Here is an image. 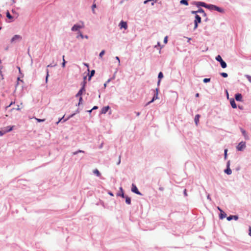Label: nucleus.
<instances>
[{
	"label": "nucleus",
	"mask_w": 251,
	"mask_h": 251,
	"mask_svg": "<svg viewBox=\"0 0 251 251\" xmlns=\"http://www.w3.org/2000/svg\"><path fill=\"white\" fill-rule=\"evenodd\" d=\"M84 26V23L81 22L80 24H75L72 27V30L73 31H76L78 30L80 28H83Z\"/></svg>",
	"instance_id": "nucleus-1"
},
{
	"label": "nucleus",
	"mask_w": 251,
	"mask_h": 251,
	"mask_svg": "<svg viewBox=\"0 0 251 251\" xmlns=\"http://www.w3.org/2000/svg\"><path fill=\"white\" fill-rule=\"evenodd\" d=\"M216 60L220 63L221 67L223 68H226V63L222 59L220 55L216 56Z\"/></svg>",
	"instance_id": "nucleus-2"
},
{
	"label": "nucleus",
	"mask_w": 251,
	"mask_h": 251,
	"mask_svg": "<svg viewBox=\"0 0 251 251\" xmlns=\"http://www.w3.org/2000/svg\"><path fill=\"white\" fill-rule=\"evenodd\" d=\"M86 78V76H84V81H83V86H82V87L81 88V89L78 91V92L77 93V94L76 95V97H81V95H82V93L84 91H85V79Z\"/></svg>",
	"instance_id": "nucleus-3"
},
{
	"label": "nucleus",
	"mask_w": 251,
	"mask_h": 251,
	"mask_svg": "<svg viewBox=\"0 0 251 251\" xmlns=\"http://www.w3.org/2000/svg\"><path fill=\"white\" fill-rule=\"evenodd\" d=\"M246 148V143L245 142H241L239 143L236 148L239 151H243Z\"/></svg>",
	"instance_id": "nucleus-4"
},
{
	"label": "nucleus",
	"mask_w": 251,
	"mask_h": 251,
	"mask_svg": "<svg viewBox=\"0 0 251 251\" xmlns=\"http://www.w3.org/2000/svg\"><path fill=\"white\" fill-rule=\"evenodd\" d=\"M208 9H211V10H215L220 12H223V11L221 8H220L217 6L212 5V4L208 5Z\"/></svg>",
	"instance_id": "nucleus-5"
},
{
	"label": "nucleus",
	"mask_w": 251,
	"mask_h": 251,
	"mask_svg": "<svg viewBox=\"0 0 251 251\" xmlns=\"http://www.w3.org/2000/svg\"><path fill=\"white\" fill-rule=\"evenodd\" d=\"M201 22V17L199 15H197L195 17L194 29H196L198 27V23H200Z\"/></svg>",
	"instance_id": "nucleus-6"
},
{
	"label": "nucleus",
	"mask_w": 251,
	"mask_h": 251,
	"mask_svg": "<svg viewBox=\"0 0 251 251\" xmlns=\"http://www.w3.org/2000/svg\"><path fill=\"white\" fill-rule=\"evenodd\" d=\"M22 39V37L19 35H14L12 39H11V43H13L16 41H19Z\"/></svg>",
	"instance_id": "nucleus-7"
},
{
	"label": "nucleus",
	"mask_w": 251,
	"mask_h": 251,
	"mask_svg": "<svg viewBox=\"0 0 251 251\" xmlns=\"http://www.w3.org/2000/svg\"><path fill=\"white\" fill-rule=\"evenodd\" d=\"M155 90H156L155 94H154L152 99L150 101L148 102L147 105H148V104H150L154 100H156L158 99V91H159V90H158V88H156Z\"/></svg>",
	"instance_id": "nucleus-8"
},
{
	"label": "nucleus",
	"mask_w": 251,
	"mask_h": 251,
	"mask_svg": "<svg viewBox=\"0 0 251 251\" xmlns=\"http://www.w3.org/2000/svg\"><path fill=\"white\" fill-rule=\"evenodd\" d=\"M131 191L138 195H142V194L138 191V188L136 185L133 184L132 185Z\"/></svg>",
	"instance_id": "nucleus-9"
},
{
	"label": "nucleus",
	"mask_w": 251,
	"mask_h": 251,
	"mask_svg": "<svg viewBox=\"0 0 251 251\" xmlns=\"http://www.w3.org/2000/svg\"><path fill=\"white\" fill-rule=\"evenodd\" d=\"M119 26L121 29L122 28H125V29H126L127 28V23L126 22L121 21L120 23L119 24Z\"/></svg>",
	"instance_id": "nucleus-10"
},
{
	"label": "nucleus",
	"mask_w": 251,
	"mask_h": 251,
	"mask_svg": "<svg viewBox=\"0 0 251 251\" xmlns=\"http://www.w3.org/2000/svg\"><path fill=\"white\" fill-rule=\"evenodd\" d=\"M235 98L237 101H242V96L241 94L238 93L236 94L235 96Z\"/></svg>",
	"instance_id": "nucleus-11"
},
{
	"label": "nucleus",
	"mask_w": 251,
	"mask_h": 251,
	"mask_svg": "<svg viewBox=\"0 0 251 251\" xmlns=\"http://www.w3.org/2000/svg\"><path fill=\"white\" fill-rule=\"evenodd\" d=\"M13 127L14 126H8L5 127L4 130V133H7L8 132L11 131V130H12Z\"/></svg>",
	"instance_id": "nucleus-12"
},
{
	"label": "nucleus",
	"mask_w": 251,
	"mask_h": 251,
	"mask_svg": "<svg viewBox=\"0 0 251 251\" xmlns=\"http://www.w3.org/2000/svg\"><path fill=\"white\" fill-rule=\"evenodd\" d=\"M3 68V66L1 65V60H0V80L3 79V75L2 74V70Z\"/></svg>",
	"instance_id": "nucleus-13"
},
{
	"label": "nucleus",
	"mask_w": 251,
	"mask_h": 251,
	"mask_svg": "<svg viewBox=\"0 0 251 251\" xmlns=\"http://www.w3.org/2000/svg\"><path fill=\"white\" fill-rule=\"evenodd\" d=\"M197 6H201L207 8H208V4H206L205 3L203 2H198L197 3Z\"/></svg>",
	"instance_id": "nucleus-14"
},
{
	"label": "nucleus",
	"mask_w": 251,
	"mask_h": 251,
	"mask_svg": "<svg viewBox=\"0 0 251 251\" xmlns=\"http://www.w3.org/2000/svg\"><path fill=\"white\" fill-rule=\"evenodd\" d=\"M200 118V115L199 114L196 115L195 117L194 121H195V123L196 126L198 125Z\"/></svg>",
	"instance_id": "nucleus-15"
},
{
	"label": "nucleus",
	"mask_w": 251,
	"mask_h": 251,
	"mask_svg": "<svg viewBox=\"0 0 251 251\" xmlns=\"http://www.w3.org/2000/svg\"><path fill=\"white\" fill-rule=\"evenodd\" d=\"M230 104L233 108H237V105H236V104L234 99H231L230 100Z\"/></svg>",
	"instance_id": "nucleus-16"
},
{
	"label": "nucleus",
	"mask_w": 251,
	"mask_h": 251,
	"mask_svg": "<svg viewBox=\"0 0 251 251\" xmlns=\"http://www.w3.org/2000/svg\"><path fill=\"white\" fill-rule=\"evenodd\" d=\"M110 107L109 106H105L103 107L101 109V113L105 114L107 111L109 109Z\"/></svg>",
	"instance_id": "nucleus-17"
},
{
	"label": "nucleus",
	"mask_w": 251,
	"mask_h": 251,
	"mask_svg": "<svg viewBox=\"0 0 251 251\" xmlns=\"http://www.w3.org/2000/svg\"><path fill=\"white\" fill-rule=\"evenodd\" d=\"M120 190L121 192L119 193L118 194H117V196H121L123 198H125V195H124V194L123 188L122 187H120Z\"/></svg>",
	"instance_id": "nucleus-18"
},
{
	"label": "nucleus",
	"mask_w": 251,
	"mask_h": 251,
	"mask_svg": "<svg viewBox=\"0 0 251 251\" xmlns=\"http://www.w3.org/2000/svg\"><path fill=\"white\" fill-rule=\"evenodd\" d=\"M125 198H126V202L128 204H130L131 203L130 198L127 196L125 197Z\"/></svg>",
	"instance_id": "nucleus-19"
},
{
	"label": "nucleus",
	"mask_w": 251,
	"mask_h": 251,
	"mask_svg": "<svg viewBox=\"0 0 251 251\" xmlns=\"http://www.w3.org/2000/svg\"><path fill=\"white\" fill-rule=\"evenodd\" d=\"M225 172L227 175H230L232 173L231 170L229 167H227V169L225 170Z\"/></svg>",
	"instance_id": "nucleus-20"
},
{
	"label": "nucleus",
	"mask_w": 251,
	"mask_h": 251,
	"mask_svg": "<svg viewBox=\"0 0 251 251\" xmlns=\"http://www.w3.org/2000/svg\"><path fill=\"white\" fill-rule=\"evenodd\" d=\"M226 214L223 211V212H221L220 214V218L221 219H224V218H225L226 217Z\"/></svg>",
	"instance_id": "nucleus-21"
},
{
	"label": "nucleus",
	"mask_w": 251,
	"mask_h": 251,
	"mask_svg": "<svg viewBox=\"0 0 251 251\" xmlns=\"http://www.w3.org/2000/svg\"><path fill=\"white\" fill-rule=\"evenodd\" d=\"M158 78H159V80H158V83H159L160 82V79L163 78V75L162 74V72H160L158 74Z\"/></svg>",
	"instance_id": "nucleus-22"
},
{
	"label": "nucleus",
	"mask_w": 251,
	"mask_h": 251,
	"mask_svg": "<svg viewBox=\"0 0 251 251\" xmlns=\"http://www.w3.org/2000/svg\"><path fill=\"white\" fill-rule=\"evenodd\" d=\"M93 173L95 174H96L98 176H100V173L98 169L94 170Z\"/></svg>",
	"instance_id": "nucleus-23"
},
{
	"label": "nucleus",
	"mask_w": 251,
	"mask_h": 251,
	"mask_svg": "<svg viewBox=\"0 0 251 251\" xmlns=\"http://www.w3.org/2000/svg\"><path fill=\"white\" fill-rule=\"evenodd\" d=\"M180 3V4H184L185 5H188V3L186 0H181Z\"/></svg>",
	"instance_id": "nucleus-24"
},
{
	"label": "nucleus",
	"mask_w": 251,
	"mask_h": 251,
	"mask_svg": "<svg viewBox=\"0 0 251 251\" xmlns=\"http://www.w3.org/2000/svg\"><path fill=\"white\" fill-rule=\"evenodd\" d=\"M198 13H202L203 14L204 16H206V14L205 13L204 10L201 9V8H200L199 9L198 11H197Z\"/></svg>",
	"instance_id": "nucleus-25"
},
{
	"label": "nucleus",
	"mask_w": 251,
	"mask_h": 251,
	"mask_svg": "<svg viewBox=\"0 0 251 251\" xmlns=\"http://www.w3.org/2000/svg\"><path fill=\"white\" fill-rule=\"evenodd\" d=\"M104 53H105V50H101V51L99 54L100 58H102V56L104 54Z\"/></svg>",
	"instance_id": "nucleus-26"
},
{
	"label": "nucleus",
	"mask_w": 251,
	"mask_h": 251,
	"mask_svg": "<svg viewBox=\"0 0 251 251\" xmlns=\"http://www.w3.org/2000/svg\"><path fill=\"white\" fill-rule=\"evenodd\" d=\"M95 73V70H93L91 71L90 75L89 77V80L91 79V77L93 76L94 75Z\"/></svg>",
	"instance_id": "nucleus-27"
},
{
	"label": "nucleus",
	"mask_w": 251,
	"mask_h": 251,
	"mask_svg": "<svg viewBox=\"0 0 251 251\" xmlns=\"http://www.w3.org/2000/svg\"><path fill=\"white\" fill-rule=\"evenodd\" d=\"M241 131L243 135L246 138V136H247L246 131L244 129H243V128H241Z\"/></svg>",
	"instance_id": "nucleus-28"
},
{
	"label": "nucleus",
	"mask_w": 251,
	"mask_h": 251,
	"mask_svg": "<svg viewBox=\"0 0 251 251\" xmlns=\"http://www.w3.org/2000/svg\"><path fill=\"white\" fill-rule=\"evenodd\" d=\"M6 17L8 18V19H12V16L10 15V13L9 11H7L6 12Z\"/></svg>",
	"instance_id": "nucleus-29"
},
{
	"label": "nucleus",
	"mask_w": 251,
	"mask_h": 251,
	"mask_svg": "<svg viewBox=\"0 0 251 251\" xmlns=\"http://www.w3.org/2000/svg\"><path fill=\"white\" fill-rule=\"evenodd\" d=\"M79 36L81 39H83L84 37L86 39H88V36L86 35L85 36H83L81 32H79Z\"/></svg>",
	"instance_id": "nucleus-30"
},
{
	"label": "nucleus",
	"mask_w": 251,
	"mask_h": 251,
	"mask_svg": "<svg viewBox=\"0 0 251 251\" xmlns=\"http://www.w3.org/2000/svg\"><path fill=\"white\" fill-rule=\"evenodd\" d=\"M220 75L224 77H226L228 76L227 74L226 73H221Z\"/></svg>",
	"instance_id": "nucleus-31"
},
{
	"label": "nucleus",
	"mask_w": 251,
	"mask_h": 251,
	"mask_svg": "<svg viewBox=\"0 0 251 251\" xmlns=\"http://www.w3.org/2000/svg\"><path fill=\"white\" fill-rule=\"evenodd\" d=\"M210 81V78H204L203 80V81L204 82V83H207V82H208Z\"/></svg>",
	"instance_id": "nucleus-32"
},
{
	"label": "nucleus",
	"mask_w": 251,
	"mask_h": 251,
	"mask_svg": "<svg viewBox=\"0 0 251 251\" xmlns=\"http://www.w3.org/2000/svg\"><path fill=\"white\" fill-rule=\"evenodd\" d=\"M49 76V70H47V75H46V83L48 82V79Z\"/></svg>",
	"instance_id": "nucleus-33"
},
{
	"label": "nucleus",
	"mask_w": 251,
	"mask_h": 251,
	"mask_svg": "<svg viewBox=\"0 0 251 251\" xmlns=\"http://www.w3.org/2000/svg\"><path fill=\"white\" fill-rule=\"evenodd\" d=\"M36 120L38 122H44L45 121V119H38V118H35Z\"/></svg>",
	"instance_id": "nucleus-34"
},
{
	"label": "nucleus",
	"mask_w": 251,
	"mask_h": 251,
	"mask_svg": "<svg viewBox=\"0 0 251 251\" xmlns=\"http://www.w3.org/2000/svg\"><path fill=\"white\" fill-rule=\"evenodd\" d=\"M232 219H233V216L232 215H230V216H229L227 217V220L228 221H230Z\"/></svg>",
	"instance_id": "nucleus-35"
},
{
	"label": "nucleus",
	"mask_w": 251,
	"mask_h": 251,
	"mask_svg": "<svg viewBox=\"0 0 251 251\" xmlns=\"http://www.w3.org/2000/svg\"><path fill=\"white\" fill-rule=\"evenodd\" d=\"M168 42V37L167 36H166L165 38H164V42L165 44H166Z\"/></svg>",
	"instance_id": "nucleus-36"
},
{
	"label": "nucleus",
	"mask_w": 251,
	"mask_h": 251,
	"mask_svg": "<svg viewBox=\"0 0 251 251\" xmlns=\"http://www.w3.org/2000/svg\"><path fill=\"white\" fill-rule=\"evenodd\" d=\"M247 77L248 79V80L251 82V76H250V75H247Z\"/></svg>",
	"instance_id": "nucleus-37"
},
{
	"label": "nucleus",
	"mask_w": 251,
	"mask_h": 251,
	"mask_svg": "<svg viewBox=\"0 0 251 251\" xmlns=\"http://www.w3.org/2000/svg\"><path fill=\"white\" fill-rule=\"evenodd\" d=\"M233 219H234L235 220H237L238 219V217L236 215L233 216Z\"/></svg>",
	"instance_id": "nucleus-38"
},
{
	"label": "nucleus",
	"mask_w": 251,
	"mask_h": 251,
	"mask_svg": "<svg viewBox=\"0 0 251 251\" xmlns=\"http://www.w3.org/2000/svg\"><path fill=\"white\" fill-rule=\"evenodd\" d=\"M227 149H226L225 150V158H226V155H227Z\"/></svg>",
	"instance_id": "nucleus-39"
},
{
	"label": "nucleus",
	"mask_w": 251,
	"mask_h": 251,
	"mask_svg": "<svg viewBox=\"0 0 251 251\" xmlns=\"http://www.w3.org/2000/svg\"><path fill=\"white\" fill-rule=\"evenodd\" d=\"M82 100V98L81 97H79L78 104H80V103L81 102Z\"/></svg>",
	"instance_id": "nucleus-40"
},
{
	"label": "nucleus",
	"mask_w": 251,
	"mask_h": 251,
	"mask_svg": "<svg viewBox=\"0 0 251 251\" xmlns=\"http://www.w3.org/2000/svg\"><path fill=\"white\" fill-rule=\"evenodd\" d=\"M5 133H4V130L2 131H0V135L2 136Z\"/></svg>",
	"instance_id": "nucleus-41"
},
{
	"label": "nucleus",
	"mask_w": 251,
	"mask_h": 251,
	"mask_svg": "<svg viewBox=\"0 0 251 251\" xmlns=\"http://www.w3.org/2000/svg\"><path fill=\"white\" fill-rule=\"evenodd\" d=\"M96 7V4H94L93 5H92V10L94 12V8H95Z\"/></svg>",
	"instance_id": "nucleus-42"
},
{
	"label": "nucleus",
	"mask_w": 251,
	"mask_h": 251,
	"mask_svg": "<svg viewBox=\"0 0 251 251\" xmlns=\"http://www.w3.org/2000/svg\"><path fill=\"white\" fill-rule=\"evenodd\" d=\"M249 235L251 236V227L250 226L249 227Z\"/></svg>",
	"instance_id": "nucleus-43"
},
{
	"label": "nucleus",
	"mask_w": 251,
	"mask_h": 251,
	"mask_svg": "<svg viewBox=\"0 0 251 251\" xmlns=\"http://www.w3.org/2000/svg\"><path fill=\"white\" fill-rule=\"evenodd\" d=\"M116 60H117L118 61V62H119V64H120V58L118 56H116Z\"/></svg>",
	"instance_id": "nucleus-44"
},
{
	"label": "nucleus",
	"mask_w": 251,
	"mask_h": 251,
	"mask_svg": "<svg viewBox=\"0 0 251 251\" xmlns=\"http://www.w3.org/2000/svg\"><path fill=\"white\" fill-rule=\"evenodd\" d=\"M184 194L185 196H187V193L186 189L184 190Z\"/></svg>",
	"instance_id": "nucleus-45"
},
{
	"label": "nucleus",
	"mask_w": 251,
	"mask_h": 251,
	"mask_svg": "<svg viewBox=\"0 0 251 251\" xmlns=\"http://www.w3.org/2000/svg\"><path fill=\"white\" fill-rule=\"evenodd\" d=\"M120 162H121V156H119V161H118V162L117 163V164L118 165L120 164Z\"/></svg>",
	"instance_id": "nucleus-46"
},
{
	"label": "nucleus",
	"mask_w": 251,
	"mask_h": 251,
	"mask_svg": "<svg viewBox=\"0 0 251 251\" xmlns=\"http://www.w3.org/2000/svg\"><path fill=\"white\" fill-rule=\"evenodd\" d=\"M217 208L221 212V213L222 212H223V211L219 207H218Z\"/></svg>",
	"instance_id": "nucleus-47"
},
{
	"label": "nucleus",
	"mask_w": 251,
	"mask_h": 251,
	"mask_svg": "<svg viewBox=\"0 0 251 251\" xmlns=\"http://www.w3.org/2000/svg\"><path fill=\"white\" fill-rule=\"evenodd\" d=\"M98 106H94V107H93V108H92V109H93V110H94V109H98Z\"/></svg>",
	"instance_id": "nucleus-48"
},
{
	"label": "nucleus",
	"mask_w": 251,
	"mask_h": 251,
	"mask_svg": "<svg viewBox=\"0 0 251 251\" xmlns=\"http://www.w3.org/2000/svg\"><path fill=\"white\" fill-rule=\"evenodd\" d=\"M62 67H63V68H64V67H65V62H63V63H62Z\"/></svg>",
	"instance_id": "nucleus-49"
},
{
	"label": "nucleus",
	"mask_w": 251,
	"mask_h": 251,
	"mask_svg": "<svg viewBox=\"0 0 251 251\" xmlns=\"http://www.w3.org/2000/svg\"><path fill=\"white\" fill-rule=\"evenodd\" d=\"M77 152H78V153H79V152H84V151H82V150H78V151H77Z\"/></svg>",
	"instance_id": "nucleus-50"
},
{
	"label": "nucleus",
	"mask_w": 251,
	"mask_h": 251,
	"mask_svg": "<svg viewBox=\"0 0 251 251\" xmlns=\"http://www.w3.org/2000/svg\"><path fill=\"white\" fill-rule=\"evenodd\" d=\"M77 153H78L77 151H75V152H74L73 153V154L74 155L77 154Z\"/></svg>",
	"instance_id": "nucleus-51"
},
{
	"label": "nucleus",
	"mask_w": 251,
	"mask_h": 251,
	"mask_svg": "<svg viewBox=\"0 0 251 251\" xmlns=\"http://www.w3.org/2000/svg\"><path fill=\"white\" fill-rule=\"evenodd\" d=\"M229 164H230V162H229V161H228L227 163V167H229Z\"/></svg>",
	"instance_id": "nucleus-52"
},
{
	"label": "nucleus",
	"mask_w": 251,
	"mask_h": 251,
	"mask_svg": "<svg viewBox=\"0 0 251 251\" xmlns=\"http://www.w3.org/2000/svg\"><path fill=\"white\" fill-rule=\"evenodd\" d=\"M64 55L63 56V62H65L66 63V61L65 60V59H64Z\"/></svg>",
	"instance_id": "nucleus-53"
},
{
	"label": "nucleus",
	"mask_w": 251,
	"mask_h": 251,
	"mask_svg": "<svg viewBox=\"0 0 251 251\" xmlns=\"http://www.w3.org/2000/svg\"><path fill=\"white\" fill-rule=\"evenodd\" d=\"M207 199H209V200H211V199H210V197L209 195H207Z\"/></svg>",
	"instance_id": "nucleus-54"
},
{
	"label": "nucleus",
	"mask_w": 251,
	"mask_h": 251,
	"mask_svg": "<svg viewBox=\"0 0 251 251\" xmlns=\"http://www.w3.org/2000/svg\"><path fill=\"white\" fill-rule=\"evenodd\" d=\"M196 13H198L197 11H192V13H193V14H196Z\"/></svg>",
	"instance_id": "nucleus-55"
},
{
	"label": "nucleus",
	"mask_w": 251,
	"mask_h": 251,
	"mask_svg": "<svg viewBox=\"0 0 251 251\" xmlns=\"http://www.w3.org/2000/svg\"><path fill=\"white\" fill-rule=\"evenodd\" d=\"M196 97H199V93H197V94H196Z\"/></svg>",
	"instance_id": "nucleus-56"
},
{
	"label": "nucleus",
	"mask_w": 251,
	"mask_h": 251,
	"mask_svg": "<svg viewBox=\"0 0 251 251\" xmlns=\"http://www.w3.org/2000/svg\"><path fill=\"white\" fill-rule=\"evenodd\" d=\"M150 1V0H146V1H144V3H147V2H148V1Z\"/></svg>",
	"instance_id": "nucleus-57"
},
{
	"label": "nucleus",
	"mask_w": 251,
	"mask_h": 251,
	"mask_svg": "<svg viewBox=\"0 0 251 251\" xmlns=\"http://www.w3.org/2000/svg\"><path fill=\"white\" fill-rule=\"evenodd\" d=\"M109 194L110 195H111V196H113V194H112V193H111V192H109Z\"/></svg>",
	"instance_id": "nucleus-58"
},
{
	"label": "nucleus",
	"mask_w": 251,
	"mask_h": 251,
	"mask_svg": "<svg viewBox=\"0 0 251 251\" xmlns=\"http://www.w3.org/2000/svg\"><path fill=\"white\" fill-rule=\"evenodd\" d=\"M139 115H140V113H139V112H137V116H139Z\"/></svg>",
	"instance_id": "nucleus-59"
},
{
	"label": "nucleus",
	"mask_w": 251,
	"mask_h": 251,
	"mask_svg": "<svg viewBox=\"0 0 251 251\" xmlns=\"http://www.w3.org/2000/svg\"><path fill=\"white\" fill-rule=\"evenodd\" d=\"M13 103V102H12L11 103H10V105L8 106L9 107L11 106V105H12Z\"/></svg>",
	"instance_id": "nucleus-60"
},
{
	"label": "nucleus",
	"mask_w": 251,
	"mask_h": 251,
	"mask_svg": "<svg viewBox=\"0 0 251 251\" xmlns=\"http://www.w3.org/2000/svg\"><path fill=\"white\" fill-rule=\"evenodd\" d=\"M60 121H61V119L59 120V121L57 122V124H58L59 123V122H60Z\"/></svg>",
	"instance_id": "nucleus-61"
},
{
	"label": "nucleus",
	"mask_w": 251,
	"mask_h": 251,
	"mask_svg": "<svg viewBox=\"0 0 251 251\" xmlns=\"http://www.w3.org/2000/svg\"><path fill=\"white\" fill-rule=\"evenodd\" d=\"M92 110H93V109H92L91 110H89V112H92Z\"/></svg>",
	"instance_id": "nucleus-62"
},
{
	"label": "nucleus",
	"mask_w": 251,
	"mask_h": 251,
	"mask_svg": "<svg viewBox=\"0 0 251 251\" xmlns=\"http://www.w3.org/2000/svg\"><path fill=\"white\" fill-rule=\"evenodd\" d=\"M20 108L18 107L17 108V110H20Z\"/></svg>",
	"instance_id": "nucleus-63"
},
{
	"label": "nucleus",
	"mask_w": 251,
	"mask_h": 251,
	"mask_svg": "<svg viewBox=\"0 0 251 251\" xmlns=\"http://www.w3.org/2000/svg\"><path fill=\"white\" fill-rule=\"evenodd\" d=\"M104 85V87H106V83H105Z\"/></svg>",
	"instance_id": "nucleus-64"
}]
</instances>
